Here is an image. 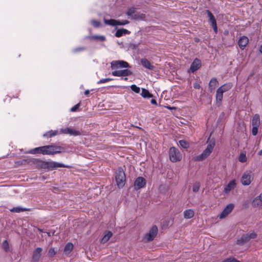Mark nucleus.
Listing matches in <instances>:
<instances>
[{"label": "nucleus", "mask_w": 262, "mask_h": 262, "mask_svg": "<svg viewBox=\"0 0 262 262\" xmlns=\"http://www.w3.org/2000/svg\"><path fill=\"white\" fill-rule=\"evenodd\" d=\"M62 149L63 148L61 146L47 145L35 148L30 150L27 153L31 154L54 155L61 152Z\"/></svg>", "instance_id": "obj_1"}, {"label": "nucleus", "mask_w": 262, "mask_h": 262, "mask_svg": "<svg viewBox=\"0 0 262 262\" xmlns=\"http://www.w3.org/2000/svg\"><path fill=\"white\" fill-rule=\"evenodd\" d=\"M215 143L214 142L209 143L201 154L194 157V160L195 161H202L206 159L212 152Z\"/></svg>", "instance_id": "obj_2"}, {"label": "nucleus", "mask_w": 262, "mask_h": 262, "mask_svg": "<svg viewBox=\"0 0 262 262\" xmlns=\"http://www.w3.org/2000/svg\"><path fill=\"white\" fill-rule=\"evenodd\" d=\"M233 86L231 82L226 83L217 89L216 93V100L217 102H221L223 99V93L228 91Z\"/></svg>", "instance_id": "obj_3"}, {"label": "nucleus", "mask_w": 262, "mask_h": 262, "mask_svg": "<svg viewBox=\"0 0 262 262\" xmlns=\"http://www.w3.org/2000/svg\"><path fill=\"white\" fill-rule=\"evenodd\" d=\"M125 180L126 177L124 171L121 168H118L116 171V181L119 188L124 186Z\"/></svg>", "instance_id": "obj_4"}, {"label": "nucleus", "mask_w": 262, "mask_h": 262, "mask_svg": "<svg viewBox=\"0 0 262 262\" xmlns=\"http://www.w3.org/2000/svg\"><path fill=\"white\" fill-rule=\"evenodd\" d=\"M253 179V173L251 170H246L243 174L241 182L244 186L249 185Z\"/></svg>", "instance_id": "obj_5"}, {"label": "nucleus", "mask_w": 262, "mask_h": 262, "mask_svg": "<svg viewBox=\"0 0 262 262\" xmlns=\"http://www.w3.org/2000/svg\"><path fill=\"white\" fill-rule=\"evenodd\" d=\"M169 158L171 162H177L182 159V155L179 150L174 147H171L169 151Z\"/></svg>", "instance_id": "obj_6"}, {"label": "nucleus", "mask_w": 262, "mask_h": 262, "mask_svg": "<svg viewBox=\"0 0 262 262\" xmlns=\"http://www.w3.org/2000/svg\"><path fill=\"white\" fill-rule=\"evenodd\" d=\"M128 67L129 64L123 60H113L111 62V68L112 70Z\"/></svg>", "instance_id": "obj_7"}, {"label": "nucleus", "mask_w": 262, "mask_h": 262, "mask_svg": "<svg viewBox=\"0 0 262 262\" xmlns=\"http://www.w3.org/2000/svg\"><path fill=\"white\" fill-rule=\"evenodd\" d=\"M157 233V227L156 226H153L150 229L149 232L145 235L144 239L146 242L151 241L156 236Z\"/></svg>", "instance_id": "obj_8"}, {"label": "nucleus", "mask_w": 262, "mask_h": 262, "mask_svg": "<svg viewBox=\"0 0 262 262\" xmlns=\"http://www.w3.org/2000/svg\"><path fill=\"white\" fill-rule=\"evenodd\" d=\"M104 22L105 25L112 26H124L126 24H129V21L126 20H123L121 21L113 19H104Z\"/></svg>", "instance_id": "obj_9"}, {"label": "nucleus", "mask_w": 262, "mask_h": 262, "mask_svg": "<svg viewBox=\"0 0 262 262\" xmlns=\"http://www.w3.org/2000/svg\"><path fill=\"white\" fill-rule=\"evenodd\" d=\"M234 207V205L232 203H230L227 205L226 207L224 209L222 212L219 215L220 219H223L227 217L233 210Z\"/></svg>", "instance_id": "obj_10"}, {"label": "nucleus", "mask_w": 262, "mask_h": 262, "mask_svg": "<svg viewBox=\"0 0 262 262\" xmlns=\"http://www.w3.org/2000/svg\"><path fill=\"white\" fill-rule=\"evenodd\" d=\"M60 132L64 134H69L71 136H79L81 135L80 132L79 130H76L72 128H63L60 129Z\"/></svg>", "instance_id": "obj_11"}, {"label": "nucleus", "mask_w": 262, "mask_h": 262, "mask_svg": "<svg viewBox=\"0 0 262 262\" xmlns=\"http://www.w3.org/2000/svg\"><path fill=\"white\" fill-rule=\"evenodd\" d=\"M132 72L128 69L115 70L112 73V75L117 77L127 76L132 75Z\"/></svg>", "instance_id": "obj_12"}, {"label": "nucleus", "mask_w": 262, "mask_h": 262, "mask_svg": "<svg viewBox=\"0 0 262 262\" xmlns=\"http://www.w3.org/2000/svg\"><path fill=\"white\" fill-rule=\"evenodd\" d=\"M207 13L209 18V21L211 24V25L215 33L217 32V27L216 24V19L212 14V13L209 10H207Z\"/></svg>", "instance_id": "obj_13"}, {"label": "nucleus", "mask_w": 262, "mask_h": 262, "mask_svg": "<svg viewBox=\"0 0 262 262\" xmlns=\"http://www.w3.org/2000/svg\"><path fill=\"white\" fill-rule=\"evenodd\" d=\"M146 184L145 179L142 177H139L135 180L134 182V187L136 189H141L145 186Z\"/></svg>", "instance_id": "obj_14"}, {"label": "nucleus", "mask_w": 262, "mask_h": 262, "mask_svg": "<svg viewBox=\"0 0 262 262\" xmlns=\"http://www.w3.org/2000/svg\"><path fill=\"white\" fill-rule=\"evenodd\" d=\"M236 186V182L235 180H232L227 184L224 188V192L228 194L231 190H233Z\"/></svg>", "instance_id": "obj_15"}, {"label": "nucleus", "mask_w": 262, "mask_h": 262, "mask_svg": "<svg viewBox=\"0 0 262 262\" xmlns=\"http://www.w3.org/2000/svg\"><path fill=\"white\" fill-rule=\"evenodd\" d=\"M201 67V60L196 58L194 59L192 63H191L190 68V71L191 72L194 73L198 70H199Z\"/></svg>", "instance_id": "obj_16"}, {"label": "nucleus", "mask_w": 262, "mask_h": 262, "mask_svg": "<svg viewBox=\"0 0 262 262\" xmlns=\"http://www.w3.org/2000/svg\"><path fill=\"white\" fill-rule=\"evenodd\" d=\"M256 237V234L254 233H251L250 234H247L242 236L241 238L237 241L238 244H242L244 242L249 241L251 238H255Z\"/></svg>", "instance_id": "obj_17"}, {"label": "nucleus", "mask_w": 262, "mask_h": 262, "mask_svg": "<svg viewBox=\"0 0 262 262\" xmlns=\"http://www.w3.org/2000/svg\"><path fill=\"white\" fill-rule=\"evenodd\" d=\"M252 205L254 207L262 209V193L253 200Z\"/></svg>", "instance_id": "obj_18"}, {"label": "nucleus", "mask_w": 262, "mask_h": 262, "mask_svg": "<svg viewBox=\"0 0 262 262\" xmlns=\"http://www.w3.org/2000/svg\"><path fill=\"white\" fill-rule=\"evenodd\" d=\"M249 42V39L245 36L241 37L238 42V46L241 50H244Z\"/></svg>", "instance_id": "obj_19"}, {"label": "nucleus", "mask_w": 262, "mask_h": 262, "mask_svg": "<svg viewBox=\"0 0 262 262\" xmlns=\"http://www.w3.org/2000/svg\"><path fill=\"white\" fill-rule=\"evenodd\" d=\"M41 251L42 249L40 247L37 248L34 251L32 256V260L34 262H38L40 257Z\"/></svg>", "instance_id": "obj_20"}, {"label": "nucleus", "mask_w": 262, "mask_h": 262, "mask_svg": "<svg viewBox=\"0 0 262 262\" xmlns=\"http://www.w3.org/2000/svg\"><path fill=\"white\" fill-rule=\"evenodd\" d=\"M184 217L186 219H190L194 215V211L193 209H186L183 212Z\"/></svg>", "instance_id": "obj_21"}, {"label": "nucleus", "mask_w": 262, "mask_h": 262, "mask_svg": "<svg viewBox=\"0 0 262 262\" xmlns=\"http://www.w3.org/2000/svg\"><path fill=\"white\" fill-rule=\"evenodd\" d=\"M48 167L52 168H56L58 167H69V166L60 163L56 162H51L48 164Z\"/></svg>", "instance_id": "obj_22"}, {"label": "nucleus", "mask_w": 262, "mask_h": 262, "mask_svg": "<svg viewBox=\"0 0 262 262\" xmlns=\"http://www.w3.org/2000/svg\"><path fill=\"white\" fill-rule=\"evenodd\" d=\"M219 82L216 78H212L209 83V88L211 92H212L218 85Z\"/></svg>", "instance_id": "obj_23"}, {"label": "nucleus", "mask_w": 262, "mask_h": 262, "mask_svg": "<svg viewBox=\"0 0 262 262\" xmlns=\"http://www.w3.org/2000/svg\"><path fill=\"white\" fill-rule=\"evenodd\" d=\"M141 62L142 66L149 70H153L154 67L150 64V62L146 58H142L141 60Z\"/></svg>", "instance_id": "obj_24"}, {"label": "nucleus", "mask_w": 262, "mask_h": 262, "mask_svg": "<svg viewBox=\"0 0 262 262\" xmlns=\"http://www.w3.org/2000/svg\"><path fill=\"white\" fill-rule=\"evenodd\" d=\"M130 32L127 29H120L117 30L115 33V36L117 37H120L122 36L123 34H129Z\"/></svg>", "instance_id": "obj_25"}, {"label": "nucleus", "mask_w": 262, "mask_h": 262, "mask_svg": "<svg viewBox=\"0 0 262 262\" xmlns=\"http://www.w3.org/2000/svg\"><path fill=\"white\" fill-rule=\"evenodd\" d=\"M252 123L253 126H259L260 125V118L258 115L255 114L252 120Z\"/></svg>", "instance_id": "obj_26"}, {"label": "nucleus", "mask_w": 262, "mask_h": 262, "mask_svg": "<svg viewBox=\"0 0 262 262\" xmlns=\"http://www.w3.org/2000/svg\"><path fill=\"white\" fill-rule=\"evenodd\" d=\"M73 249V245L71 243H68L66 244L64 248V253L66 254H69Z\"/></svg>", "instance_id": "obj_27"}, {"label": "nucleus", "mask_w": 262, "mask_h": 262, "mask_svg": "<svg viewBox=\"0 0 262 262\" xmlns=\"http://www.w3.org/2000/svg\"><path fill=\"white\" fill-rule=\"evenodd\" d=\"M141 95L144 98H151L153 96L147 90L144 88L142 89Z\"/></svg>", "instance_id": "obj_28"}, {"label": "nucleus", "mask_w": 262, "mask_h": 262, "mask_svg": "<svg viewBox=\"0 0 262 262\" xmlns=\"http://www.w3.org/2000/svg\"><path fill=\"white\" fill-rule=\"evenodd\" d=\"M112 235V233L111 231H107L102 238L101 242L102 243H105L110 239Z\"/></svg>", "instance_id": "obj_29"}, {"label": "nucleus", "mask_w": 262, "mask_h": 262, "mask_svg": "<svg viewBox=\"0 0 262 262\" xmlns=\"http://www.w3.org/2000/svg\"><path fill=\"white\" fill-rule=\"evenodd\" d=\"M28 210V209L17 206V207H13V208L10 209V211L12 212L19 213L21 212L27 211Z\"/></svg>", "instance_id": "obj_30"}, {"label": "nucleus", "mask_w": 262, "mask_h": 262, "mask_svg": "<svg viewBox=\"0 0 262 262\" xmlns=\"http://www.w3.org/2000/svg\"><path fill=\"white\" fill-rule=\"evenodd\" d=\"M145 18V15L140 13H135L131 19H144Z\"/></svg>", "instance_id": "obj_31"}, {"label": "nucleus", "mask_w": 262, "mask_h": 262, "mask_svg": "<svg viewBox=\"0 0 262 262\" xmlns=\"http://www.w3.org/2000/svg\"><path fill=\"white\" fill-rule=\"evenodd\" d=\"M58 132L57 130H50L48 132H47L46 134L43 135L44 137H51L54 136H56L57 135Z\"/></svg>", "instance_id": "obj_32"}, {"label": "nucleus", "mask_w": 262, "mask_h": 262, "mask_svg": "<svg viewBox=\"0 0 262 262\" xmlns=\"http://www.w3.org/2000/svg\"><path fill=\"white\" fill-rule=\"evenodd\" d=\"M247 160V158L246 156V154L245 152L241 153L238 157V161L240 162L244 163L246 162Z\"/></svg>", "instance_id": "obj_33"}, {"label": "nucleus", "mask_w": 262, "mask_h": 262, "mask_svg": "<svg viewBox=\"0 0 262 262\" xmlns=\"http://www.w3.org/2000/svg\"><path fill=\"white\" fill-rule=\"evenodd\" d=\"M200 186H201V184H200V182H196L195 183H194L192 186L193 192H198L200 190Z\"/></svg>", "instance_id": "obj_34"}, {"label": "nucleus", "mask_w": 262, "mask_h": 262, "mask_svg": "<svg viewBox=\"0 0 262 262\" xmlns=\"http://www.w3.org/2000/svg\"><path fill=\"white\" fill-rule=\"evenodd\" d=\"M179 144L181 145V146L184 148H188L189 147V143L184 140H180Z\"/></svg>", "instance_id": "obj_35"}, {"label": "nucleus", "mask_w": 262, "mask_h": 262, "mask_svg": "<svg viewBox=\"0 0 262 262\" xmlns=\"http://www.w3.org/2000/svg\"><path fill=\"white\" fill-rule=\"evenodd\" d=\"M135 13V8H130L128 9L126 12V15L129 17V18H132Z\"/></svg>", "instance_id": "obj_36"}, {"label": "nucleus", "mask_w": 262, "mask_h": 262, "mask_svg": "<svg viewBox=\"0 0 262 262\" xmlns=\"http://www.w3.org/2000/svg\"><path fill=\"white\" fill-rule=\"evenodd\" d=\"M2 246L3 249L6 251L8 252L9 251V245L7 241L5 240L3 242L2 244Z\"/></svg>", "instance_id": "obj_37"}, {"label": "nucleus", "mask_w": 262, "mask_h": 262, "mask_svg": "<svg viewBox=\"0 0 262 262\" xmlns=\"http://www.w3.org/2000/svg\"><path fill=\"white\" fill-rule=\"evenodd\" d=\"M130 89L133 91L137 94L139 93L140 92V88L135 84H132L130 86Z\"/></svg>", "instance_id": "obj_38"}, {"label": "nucleus", "mask_w": 262, "mask_h": 262, "mask_svg": "<svg viewBox=\"0 0 262 262\" xmlns=\"http://www.w3.org/2000/svg\"><path fill=\"white\" fill-rule=\"evenodd\" d=\"M112 80H113V79L110 78L102 79L97 82V84H101V83H106V82L110 81Z\"/></svg>", "instance_id": "obj_39"}, {"label": "nucleus", "mask_w": 262, "mask_h": 262, "mask_svg": "<svg viewBox=\"0 0 262 262\" xmlns=\"http://www.w3.org/2000/svg\"><path fill=\"white\" fill-rule=\"evenodd\" d=\"M56 253L54 248H50L49 250L48 254L50 257H52Z\"/></svg>", "instance_id": "obj_40"}, {"label": "nucleus", "mask_w": 262, "mask_h": 262, "mask_svg": "<svg viewBox=\"0 0 262 262\" xmlns=\"http://www.w3.org/2000/svg\"><path fill=\"white\" fill-rule=\"evenodd\" d=\"M91 24L93 25V26L95 28H98L100 26V24L98 21L95 20H92L91 21Z\"/></svg>", "instance_id": "obj_41"}, {"label": "nucleus", "mask_w": 262, "mask_h": 262, "mask_svg": "<svg viewBox=\"0 0 262 262\" xmlns=\"http://www.w3.org/2000/svg\"><path fill=\"white\" fill-rule=\"evenodd\" d=\"M93 38H94V39H99V40H100L101 41H104L105 40V37L104 36H103V35H100V36H94L92 37Z\"/></svg>", "instance_id": "obj_42"}, {"label": "nucleus", "mask_w": 262, "mask_h": 262, "mask_svg": "<svg viewBox=\"0 0 262 262\" xmlns=\"http://www.w3.org/2000/svg\"><path fill=\"white\" fill-rule=\"evenodd\" d=\"M259 126H253L252 133L253 136H256L258 132V128Z\"/></svg>", "instance_id": "obj_43"}, {"label": "nucleus", "mask_w": 262, "mask_h": 262, "mask_svg": "<svg viewBox=\"0 0 262 262\" xmlns=\"http://www.w3.org/2000/svg\"><path fill=\"white\" fill-rule=\"evenodd\" d=\"M79 106H80L79 103L76 104L75 105H74L71 108V111H72V112L76 111Z\"/></svg>", "instance_id": "obj_44"}, {"label": "nucleus", "mask_w": 262, "mask_h": 262, "mask_svg": "<svg viewBox=\"0 0 262 262\" xmlns=\"http://www.w3.org/2000/svg\"><path fill=\"white\" fill-rule=\"evenodd\" d=\"M84 49H85L84 48H83V47L73 49V52L74 53H76V52H77L79 51H83Z\"/></svg>", "instance_id": "obj_45"}, {"label": "nucleus", "mask_w": 262, "mask_h": 262, "mask_svg": "<svg viewBox=\"0 0 262 262\" xmlns=\"http://www.w3.org/2000/svg\"><path fill=\"white\" fill-rule=\"evenodd\" d=\"M193 87L195 89H199L201 86L198 82H195L193 83Z\"/></svg>", "instance_id": "obj_46"}, {"label": "nucleus", "mask_w": 262, "mask_h": 262, "mask_svg": "<svg viewBox=\"0 0 262 262\" xmlns=\"http://www.w3.org/2000/svg\"><path fill=\"white\" fill-rule=\"evenodd\" d=\"M222 262H235V260L234 259L228 258Z\"/></svg>", "instance_id": "obj_47"}, {"label": "nucleus", "mask_w": 262, "mask_h": 262, "mask_svg": "<svg viewBox=\"0 0 262 262\" xmlns=\"http://www.w3.org/2000/svg\"><path fill=\"white\" fill-rule=\"evenodd\" d=\"M150 102L152 104L156 105H157V101L155 99H151L150 101Z\"/></svg>", "instance_id": "obj_48"}, {"label": "nucleus", "mask_w": 262, "mask_h": 262, "mask_svg": "<svg viewBox=\"0 0 262 262\" xmlns=\"http://www.w3.org/2000/svg\"><path fill=\"white\" fill-rule=\"evenodd\" d=\"M89 93H90V91L89 90H86L84 92V94L85 95H88L89 94Z\"/></svg>", "instance_id": "obj_49"}, {"label": "nucleus", "mask_w": 262, "mask_h": 262, "mask_svg": "<svg viewBox=\"0 0 262 262\" xmlns=\"http://www.w3.org/2000/svg\"><path fill=\"white\" fill-rule=\"evenodd\" d=\"M259 51L262 54V45L260 46L259 48Z\"/></svg>", "instance_id": "obj_50"}, {"label": "nucleus", "mask_w": 262, "mask_h": 262, "mask_svg": "<svg viewBox=\"0 0 262 262\" xmlns=\"http://www.w3.org/2000/svg\"><path fill=\"white\" fill-rule=\"evenodd\" d=\"M168 109L169 110H171L172 109V107H170V106H167V107Z\"/></svg>", "instance_id": "obj_51"}, {"label": "nucleus", "mask_w": 262, "mask_h": 262, "mask_svg": "<svg viewBox=\"0 0 262 262\" xmlns=\"http://www.w3.org/2000/svg\"><path fill=\"white\" fill-rule=\"evenodd\" d=\"M124 80H127V78H124Z\"/></svg>", "instance_id": "obj_52"}]
</instances>
